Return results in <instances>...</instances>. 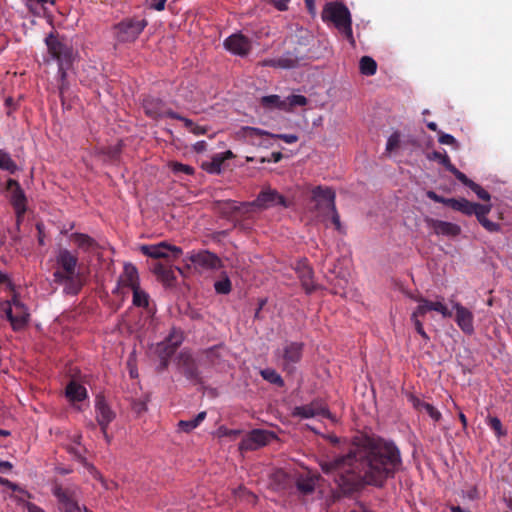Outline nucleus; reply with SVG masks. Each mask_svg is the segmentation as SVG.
Returning a JSON list of instances; mask_svg holds the SVG:
<instances>
[{
  "label": "nucleus",
  "instance_id": "obj_32",
  "mask_svg": "<svg viewBox=\"0 0 512 512\" xmlns=\"http://www.w3.org/2000/svg\"><path fill=\"white\" fill-rule=\"evenodd\" d=\"M66 396L70 401L80 402L87 397V391L83 385L77 383L76 381H71L66 387Z\"/></svg>",
  "mask_w": 512,
  "mask_h": 512
},
{
  "label": "nucleus",
  "instance_id": "obj_36",
  "mask_svg": "<svg viewBox=\"0 0 512 512\" xmlns=\"http://www.w3.org/2000/svg\"><path fill=\"white\" fill-rule=\"evenodd\" d=\"M0 169L10 174H14L18 170V166L11 158L10 154L2 149H0Z\"/></svg>",
  "mask_w": 512,
  "mask_h": 512
},
{
  "label": "nucleus",
  "instance_id": "obj_12",
  "mask_svg": "<svg viewBox=\"0 0 512 512\" xmlns=\"http://www.w3.org/2000/svg\"><path fill=\"white\" fill-rule=\"evenodd\" d=\"M95 418L106 442L109 443L111 438L107 433V429L109 424L116 418V413L108 405L105 398L100 395L95 399Z\"/></svg>",
  "mask_w": 512,
  "mask_h": 512
},
{
  "label": "nucleus",
  "instance_id": "obj_28",
  "mask_svg": "<svg viewBox=\"0 0 512 512\" xmlns=\"http://www.w3.org/2000/svg\"><path fill=\"white\" fill-rule=\"evenodd\" d=\"M152 271L165 285H173L176 280L174 270L171 266L157 262L153 265Z\"/></svg>",
  "mask_w": 512,
  "mask_h": 512
},
{
  "label": "nucleus",
  "instance_id": "obj_59",
  "mask_svg": "<svg viewBox=\"0 0 512 512\" xmlns=\"http://www.w3.org/2000/svg\"><path fill=\"white\" fill-rule=\"evenodd\" d=\"M410 401H411L413 407L420 412L424 411L426 409V405L429 404L428 402H425L415 396H411Z\"/></svg>",
  "mask_w": 512,
  "mask_h": 512
},
{
  "label": "nucleus",
  "instance_id": "obj_46",
  "mask_svg": "<svg viewBox=\"0 0 512 512\" xmlns=\"http://www.w3.org/2000/svg\"><path fill=\"white\" fill-rule=\"evenodd\" d=\"M214 288L218 294H229L232 289V284L229 277L225 275L222 279L216 281L214 283Z\"/></svg>",
  "mask_w": 512,
  "mask_h": 512
},
{
  "label": "nucleus",
  "instance_id": "obj_3",
  "mask_svg": "<svg viewBox=\"0 0 512 512\" xmlns=\"http://www.w3.org/2000/svg\"><path fill=\"white\" fill-rule=\"evenodd\" d=\"M321 18L325 23H332L354 45L351 14L343 3L337 1L327 2L323 7Z\"/></svg>",
  "mask_w": 512,
  "mask_h": 512
},
{
  "label": "nucleus",
  "instance_id": "obj_39",
  "mask_svg": "<svg viewBox=\"0 0 512 512\" xmlns=\"http://www.w3.org/2000/svg\"><path fill=\"white\" fill-rule=\"evenodd\" d=\"M299 58L292 52H286L278 58L279 68L291 69L298 66Z\"/></svg>",
  "mask_w": 512,
  "mask_h": 512
},
{
  "label": "nucleus",
  "instance_id": "obj_2",
  "mask_svg": "<svg viewBox=\"0 0 512 512\" xmlns=\"http://www.w3.org/2000/svg\"><path fill=\"white\" fill-rule=\"evenodd\" d=\"M78 264L77 256L67 249H61L56 256L57 268L53 272V282L65 285V292L77 294L79 292V279L76 274Z\"/></svg>",
  "mask_w": 512,
  "mask_h": 512
},
{
  "label": "nucleus",
  "instance_id": "obj_5",
  "mask_svg": "<svg viewBox=\"0 0 512 512\" xmlns=\"http://www.w3.org/2000/svg\"><path fill=\"white\" fill-rule=\"evenodd\" d=\"M336 194L335 191L327 186H315L311 190V202L313 211L316 212L317 217L322 221H326L329 217V212L334 210Z\"/></svg>",
  "mask_w": 512,
  "mask_h": 512
},
{
  "label": "nucleus",
  "instance_id": "obj_43",
  "mask_svg": "<svg viewBox=\"0 0 512 512\" xmlns=\"http://www.w3.org/2000/svg\"><path fill=\"white\" fill-rule=\"evenodd\" d=\"M220 346H214L204 351L206 362L212 366H216L220 364L221 354H220Z\"/></svg>",
  "mask_w": 512,
  "mask_h": 512
},
{
  "label": "nucleus",
  "instance_id": "obj_53",
  "mask_svg": "<svg viewBox=\"0 0 512 512\" xmlns=\"http://www.w3.org/2000/svg\"><path fill=\"white\" fill-rule=\"evenodd\" d=\"M329 216H330L331 222L334 225L335 229L339 232H342L343 228H342L340 216H339L336 206L334 207V210H331L329 212Z\"/></svg>",
  "mask_w": 512,
  "mask_h": 512
},
{
  "label": "nucleus",
  "instance_id": "obj_27",
  "mask_svg": "<svg viewBox=\"0 0 512 512\" xmlns=\"http://www.w3.org/2000/svg\"><path fill=\"white\" fill-rule=\"evenodd\" d=\"M119 283L122 286L129 287L131 289L139 286L138 271L133 264L126 263L124 265L123 272L119 278Z\"/></svg>",
  "mask_w": 512,
  "mask_h": 512
},
{
  "label": "nucleus",
  "instance_id": "obj_56",
  "mask_svg": "<svg viewBox=\"0 0 512 512\" xmlns=\"http://www.w3.org/2000/svg\"><path fill=\"white\" fill-rule=\"evenodd\" d=\"M426 196H427L430 200H432V201H434V202H436V203H441V204H444V205H446V206L448 205V199H449V198H445V197H443V196H440V195H438L436 192H434V191H432V190L427 191V192H426Z\"/></svg>",
  "mask_w": 512,
  "mask_h": 512
},
{
  "label": "nucleus",
  "instance_id": "obj_37",
  "mask_svg": "<svg viewBox=\"0 0 512 512\" xmlns=\"http://www.w3.org/2000/svg\"><path fill=\"white\" fill-rule=\"evenodd\" d=\"M260 375L262 376V378L264 380L268 381L271 384H274L278 387L284 386L283 378L275 369H272V368L263 369L260 371Z\"/></svg>",
  "mask_w": 512,
  "mask_h": 512
},
{
  "label": "nucleus",
  "instance_id": "obj_16",
  "mask_svg": "<svg viewBox=\"0 0 512 512\" xmlns=\"http://www.w3.org/2000/svg\"><path fill=\"white\" fill-rule=\"evenodd\" d=\"M177 367L180 372L194 384H201L202 377L192 355L186 351H182L177 356Z\"/></svg>",
  "mask_w": 512,
  "mask_h": 512
},
{
  "label": "nucleus",
  "instance_id": "obj_58",
  "mask_svg": "<svg viewBox=\"0 0 512 512\" xmlns=\"http://www.w3.org/2000/svg\"><path fill=\"white\" fill-rule=\"evenodd\" d=\"M410 401H411L413 407L420 412L424 411L426 409V405L429 404L428 402H425L415 396H411Z\"/></svg>",
  "mask_w": 512,
  "mask_h": 512
},
{
  "label": "nucleus",
  "instance_id": "obj_33",
  "mask_svg": "<svg viewBox=\"0 0 512 512\" xmlns=\"http://www.w3.org/2000/svg\"><path fill=\"white\" fill-rule=\"evenodd\" d=\"M206 418V412L202 411L198 413L196 417L191 420H181L178 423V427L182 432L189 433L197 428Z\"/></svg>",
  "mask_w": 512,
  "mask_h": 512
},
{
  "label": "nucleus",
  "instance_id": "obj_51",
  "mask_svg": "<svg viewBox=\"0 0 512 512\" xmlns=\"http://www.w3.org/2000/svg\"><path fill=\"white\" fill-rule=\"evenodd\" d=\"M307 102V98L303 95H291L288 97V106L290 108L295 106H305Z\"/></svg>",
  "mask_w": 512,
  "mask_h": 512
},
{
  "label": "nucleus",
  "instance_id": "obj_6",
  "mask_svg": "<svg viewBox=\"0 0 512 512\" xmlns=\"http://www.w3.org/2000/svg\"><path fill=\"white\" fill-rule=\"evenodd\" d=\"M183 341V335L180 330L173 328L169 335L161 342L157 343L154 348V354L159 358V371L166 370L169 365L170 358L175 354L177 348Z\"/></svg>",
  "mask_w": 512,
  "mask_h": 512
},
{
  "label": "nucleus",
  "instance_id": "obj_38",
  "mask_svg": "<svg viewBox=\"0 0 512 512\" xmlns=\"http://www.w3.org/2000/svg\"><path fill=\"white\" fill-rule=\"evenodd\" d=\"M296 487L305 495L311 494L315 490V481L312 477L300 476L296 481Z\"/></svg>",
  "mask_w": 512,
  "mask_h": 512
},
{
  "label": "nucleus",
  "instance_id": "obj_4",
  "mask_svg": "<svg viewBox=\"0 0 512 512\" xmlns=\"http://www.w3.org/2000/svg\"><path fill=\"white\" fill-rule=\"evenodd\" d=\"M45 43L47 45L49 54L58 63V74L61 79L59 90L60 94H62L65 89L67 70L73 63V49L70 45L61 40L58 35L54 33H50L45 38Z\"/></svg>",
  "mask_w": 512,
  "mask_h": 512
},
{
  "label": "nucleus",
  "instance_id": "obj_21",
  "mask_svg": "<svg viewBox=\"0 0 512 512\" xmlns=\"http://www.w3.org/2000/svg\"><path fill=\"white\" fill-rule=\"evenodd\" d=\"M453 308L455 309V322L459 326V328L463 331V333L467 335H472L474 333V315L473 313L464 307L459 302H455L453 304Z\"/></svg>",
  "mask_w": 512,
  "mask_h": 512
},
{
  "label": "nucleus",
  "instance_id": "obj_64",
  "mask_svg": "<svg viewBox=\"0 0 512 512\" xmlns=\"http://www.w3.org/2000/svg\"><path fill=\"white\" fill-rule=\"evenodd\" d=\"M260 64H261V66H263V67H274V68H279L278 58L265 59V60H263Z\"/></svg>",
  "mask_w": 512,
  "mask_h": 512
},
{
  "label": "nucleus",
  "instance_id": "obj_50",
  "mask_svg": "<svg viewBox=\"0 0 512 512\" xmlns=\"http://www.w3.org/2000/svg\"><path fill=\"white\" fill-rule=\"evenodd\" d=\"M170 167L174 173H184L186 175L194 174V168L192 166L182 164L179 162H172Z\"/></svg>",
  "mask_w": 512,
  "mask_h": 512
},
{
  "label": "nucleus",
  "instance_id": "obj_40",
  "mask_svg": "<svg viewBox=\"0 0 512 512\" xmlns=\"http://www.w3.org/2000/svg\"><path fill=\"white\" fill-rule=\"evenodd\" d=\"M133 291V305L137 307H147L149 305V295L140 289V285L132 288Z\"/></svg>",
  "mask_w": 512,
  "mask_h": 512
},
{
  "label": "nucleus",
  "instance_id": "obj_47",
  "mask_svg": "<svg viewBox=\"0 0 512 512\" xmlns=\"http://www.w3.org/2000/svg\"><path fill=\"white\" fill-rule=\"evenodd\" d=\"M14 315V305L11 301H5L0 303V317H5L12 325Z\"/></svg>",
  "mask_w": 512,
  "mask_h": 512
},
{
  "label": "nucleus",
  "instance_id": "obj_55",
  "mask_svg": "<svg viewBox=\"0 0 512 512\" xmlns=\"http://www.w3.org/2000/svg\"><path fill=\"white\" fill-rule=\"evenodd\" d=\"M219 433L221 436H226L232 440H235L240 435L241 431L237 429H227L224 427H220Z\"/></svg>",
  "mask_w": 512,
  "mask_h": 512
},
{
  "label": "nucleus",
  "instance_id": "obj_14",
  "mask_svg": "<svg viewBox=\"0 0 512 512\" xmlns=\"http://www.w3.org/2000/svg\"><path fill=\"white\" fill-rule=\"evenodd\" d=\"M52 493L57 498L58 509L60 512L81 511L74 489L64 488L61 485L56 484L52 489Z\"/></svg>",
  "mask_w": 512,
  "mask_h": 512
},
{
  "label": "nucleus",
  "instance_id": "obj_7",
  "mask_svg": "<svg viewBox=\"0 0 512 512\" xmlns=\"http://www.w3.org/2000/svg\"><path fill=\"white\" fill-rule=\"evenodd\" d=\"M290 205V201L270 186L263 187L255 200L244 204V206L251 207V212L256 209L266 210L276 206L288 208Z\"/></svg>",
  "mask_w": 512,
  "mask_h": 512
},
{
  "label": "nucleus",
  "instance_id": "obj_30",
  "mask_svg": "<svg viewBox=\"0 0 512 512\" xmlns=\"http://www.w3.org/2000/svg\"><path fill=\"white\" fill-rule=\"evenodd\" d=\"M246 203L247 202L228 200L221 204L220 209L226 216H232L236 213L246 214L251 212V207L244 206Z\"/></svg>",
  "mask_w": 512,
  "mask_h": 512
},
{
  "label": "nucleus",
  "instance_id": "obj_23",
  "mask_svg": "<svg viewBox=\"0 0 512 512\" xmlns=\"http://www.w3.org/2000/svg\"><path fill=\"white\" fill-rule=\"evenodd\" d=\"M296 272L301 281L302 287L305 289L307 294H311L319 288L314 282L313 269L307 264L306 261H301L296 267Z\"/></svg>",
  "mask_w": 512,
  "mask_h": 512
},
{
  "label": "nucleus",
  "instance_id": "obj_35",
  "mask_svg": "<svg viewBox=\"0 0 512 512\" xmlns=\"http://www.w3.org/2000/svg\"><path fill=\"white\" fill-rule=\"evenodd\" d=\"M359 69L361 74L372 76L377 71V63L372 57L363 56L359 61Z\"/></svg>",
  "mask_w": 512,
  "mask_h": 512
},
{
  "label": "nucleus",
  "instance_id": "obj_42",
  "mask_svg": "<svg viewBox=\"0 0 512 512\" xmlns=\"http://www.w3.org/2000/svg\"><path fill=\"white\" fill-rule=\"evenodd\" d=\"M225 161V157H222L221 154H216L213 156L210 163H206L205 169L212 174H219L221 172L222 165Z\"/></svg>",
  "mask_w": 512,
  "mask_h": 512
},
{
  "label": "nucleus",
  "instance_id": "obj_22",
  "mask_svg": "<svg viewBox=\"0 0 512 512\" xmlns=\"http://www.w3.org/2000/svg\"><path fill=\"white\" fill-rule=\"evenodd\" d=\"M418 302L417 312L419 314H427L428 312L435 311L442 315L443 318L452 317V312L443 303V301H431L422 296L414 298Z\"/></svg>",
  "mask_w": 512,
  "mask_h": 512
},
{
  "label": "nucleus",
  "instance_id": "obj_15",
  "mask_svg": "<svg viewBox=\"0 0 512 512\" xmlns=\"http://www.w3.org/2000/svg\"><path fill=\"white\" fill-rule=\"evenodd\" d=\"M274 438L275 434L273 432L253 429L241 440L239 449L241 451H254L267 445Z\"/></svg>",
  "mask_w": 512,
  "mask_h": 512
},
{
  "label": "nucleus",
  "instance_id": "obj_57",
  "mask_svg": "<svg viewBox=\"0 0 512 512\" xmlns=\"http://www.w3.org/2000/svg\"><path fill=\"white\" fill-rule=\"evenodd\" d=\"M438 141H439V143L444 144V145H455V144H457V141L454 138V136H452L450 134L442 133V132L439 135Z\"/></svg>",
  "mask_w": 512,
  "mask_h": 512
},
{
  "label": "nucleus",
  "instance_id": "obj_26",
  "mask_svg": "<svg viewBox=\"0 0 512 512\" xmlns=\"http://www.w3.org/2000/svg\"><path fill=\"white\" fill-rule=\"evenodd\" d=\"M448 207L455 211H459L463 213L464 215L471 216V215H477L478 213V207L483 206V204L479 203H473L468 201L465 198H450L448 199Z\"/></svg>",
  "mask_w": 512,
  "mask_h": 512
},
{
  "label": "nucleus",
  "instance_id": "obj_34",
  "mask_svg": "<svg viewBox=\"0 0 512 512\" xmlns=\"http://www.w3.org/2000/svg\"><path fill=\"white\" fill-rule=\"evenodd\" d=\"M261 105L268 109L287 110L286 101H282L278 95H269L261 98Z\"/></svg>",
  "mask_w": 512,
  "mask_h": 512
},
{
  "label": "nucleus",
  "instance_id": "obj_62",
  "mask_svg": "<svg viewBox=\"0 0 512 512\" xmlns=\"http://www.w3.org/2000/svg\"><path fill=\"white\" fill-rule=\"evenodd\" d=\"M69 452H70L71 454H73V455H74V456H75V457H76L80 462H82L85 466L89 467V468H90V469H92V470H94V469H95L92 465H90V464H88V463L86 462V459L81 455V453H80V452H78V451H77V449H76V448H70V449H69Z\"/></svg>",
  "mask_w": 512,
  "mask_h": 512
},
{
  "label": "nucleus",
  "instance_id": "obj_41",
  "mask_svg": "<svg viewBox=\"0 0 512 512\" xmlns=\"http://www.w3.org/2000/svg\"><path fill=\"white\" fill-rule=\"evenodd\" d=\"M425 315L426 314H419L417 312V307H416L415 310L412 312L410 319H411V322L413 323L417 333L427 342V341H429L430 338L427 335V333L425 332L423 323L420 320V318L424 317Z\"/></svg>",
  "mask_w": 512,
  "mask_h": 512
},
{
  "label": "nucleus",
  "instance_id": "obj_19",
  "mask_svg": "<svg viewBox=\"0 0 512 512\" xmlns=\"http://www.w3.org/2000/svg\"><path fill=\"white\" fill-rule=\"evenodd\" d=\"M187 259L194 265L199 266L203 269L215 270L221 267V259L215 254L208 250H202L199 252H191Z\"/></svg>",
  "mask_w": 512,
  "mask_h": 512
},
{
  "label": "nucleus",
  "instance_id": "obj_60",
  "mask_svg": "<svg viewBox=\"0 0 512 512\" xmlns=\"http://www.w3.org/2000/svg\"><path fill=\"white\" fill-rule=\"evenodd\" d=\"M132 409L135 413L141 414L147 410V405L144 400H135L132 404Z\"/></svg>",
  "mask_w": 512,
  "mask_h": 512
},
{
  "label": "nucleus",
  "instance_id": "obj_63",
  "mask_svg": "<svg viewBox=\"0 0 512 512\" xmlns=\"http://www.w3.org/2000/svg\"><path fill=\"white\" fill-rule=\"evenodd\" d=\"M167 0H151L150 7L156 11H163Z\"/></svg>",
  "mask_w": 512,
  "mask_h": 512
},
{
  "label": "nucleus",
  "instance_id": "obj_1",
  "mask_svg": "<svg viewBox=\"0 0 512 512\" xmlns=\"http://www.w3.org/2000/svg\"><path fill=\"white\" fill-rule=\"evenodd\" d=\"M319 465L343 493L351 494L365 485L383 488L401 470L402 457L393 441L362 434L353 437L346 453L321 459Z\"/></svg>",
  "mask_w": 512,
  "mask_h": 512
},
{
  "label": "nucleus",
  "instance_id": "obj_20",
  "mask_svg": "<svg viewBox=\"0 0 512 512\" xmlns=\"http://www.w3.org/2000/svg\"><path fill=\"white\" fill-rule=\"evenodd\" d=\"M425 222L429 228L433 230V233L437 236H446L450 238L457 237L461 233V227L458 224L438 220L427 217Z\"/></svg>",
  "mask_w": 512,
  "mask_h": 512
},
{
  "label": "nucleus",
  "instance_id": "obj_52",
  "mask_svg": "<svg viewBox=\"0 0 512 512\" xmlns=\"http://www.w3.org/2000/svg\"><path fill=\"white\" fill-rule=\"evenodd\" d=\"M470 189L477 195L479 199L483 201H489L491 198L490 194L475 182L473 183Z\"/></svg>",
  "mask_w": 512,
  "mask_h": 512
},
{
  "label": "nucleus",
  "instance_id": "obj_49",
  "mask_svg": "<svg viewBox=\"0 0 512 512\" xmlns=\"http://www.w3.org/2000/svg\"><path fill=\"white\" fill-rule=\"evenodd\" d=\"M400 133L398 131L393 132L387 140L386 151L392 152L396 150L400 145Z\"/></svg>",
  "mask_w": 512,
  "mask_h": 512
},
{
  "label": "nucleus",
  "instance_id": "obj_13",
  "mask_svg": "<svg viewBox=\"0 0 512 512\" xmlns=\"http://www.w3.org/2000/svg\"><path fill=\"white\" fill-rule=\"evenodd\" d=\"M143 109L145 114L154 120H160L164 117L180 118V114L168 108L166 103L159 98L146 97L143 100Z\"/></svg>",
  "mask_w": 512,
  "mask_h": 512
},
{
  "label": "nucleus",
  "instance_id": "obj_11",
  "mask_svg": "<svg viewBox=\"0 0 512 512\" xmlns=\"http://www.w3.org/2000/svg\"><path fill=\"white\" fill-rule=\"evenodd\" d=\"M6 189L10 192V202L15 210L16 222L19 227L27 210V198L19 182L14 179H8Z\"/></svg>",
  "mask_w": 512,
  "mask_h": 512
},
{
  "label": "nucleus",
  "instance_id": "obj_9",
  "mask_svg": "<svg viewBox=\"0 0 512 512\" xmlns=\"http://www.w3.org/2000/svg\"><path fill=\"white\" fill-rule=\"evenodd\" d=\"M302 342L286 341L282 349L276 351V356L281 359L283 370L292 372L294 365L299 363L303 354Z\"/></svg>",
  "mask_w": 512,
  "mask_h": 512
},
{
  "label": "nucleus",
  "instance_id": "obj_61",
  "mask_svg": "<svg viewBox=\"0 0 512 512\" xmlns=\"http://www.w3.org/2000/svg\"><path fill=\"white\" fill-rule=\"evenodd\" d=\"M47 2H48V0H25L26 6L33 13H36V9H37V5L38 4L43 5V4L47 3Z\"/></svg>",
  "mask_w": 512,
  "mask_h": 512
},
{
  "label": "nucleus",
  "instance_id": "obj_44",
  "mask_svg": "<svg viewBox=\"0 0 512 512\" xmlns=\"http://www.w3.org/2000/svg\"><path fill=\"white\" fill-rule=\"evenodd\" d=\"M487 424L498 438L507 435V430L503 427L502 422L498 417H489Z\"/></svg>",
  "mask_w": 512,
  "mask_h": 512
},
{
  "label": "nucleus",
  "instance_id": "obj_17",
  "mask_svg": "<svg viewBox=\"0 0 512 512\" xmlns=\"http://www.w3.org/2000/svg\"><path fill=\"white\" fill-rule=\"evenodd\" d=\"M140 251L151 258L160 259L169 257L171 253L174 259H177L182 254V249L178 246L170 245L167 242H160L155 245H142Z\"/></svg>",
  "mask_w": 512,
  "mask_h": 512
},
{
  "label": "nucleus",
  "instance_id": "obj_25",
  "mask_svg": "<svg viewBox=\"0 0 512 512\" xmlns=\"http://www.w3.org/2000/svg\"><path fill=\"white\" fill-rule=\"evenodd\" d=\"M243 135L244 137L249 138H253L255 136H267L271 138H278L288 144H293L298 141V136L295 134H273L268 131L249 126L243 128Z\"/></svg>",
  "mask_w": 512,
  "mask_h": 512
},
{
  "label": "nucleus",
  "instance_id": "obj_8",
  "mask_svg": "<svg viewBox=\"0 0 512 512\" xmlns=\"http://www.w3.org/2000/svg\"><path fill=\"white\" fill-rule=\"evenodd\" d=\"M145 19L126 18L114 26L115 37L119 42H134L147 26Z\"/></svg>",
  "mask_w": 512,
  "mask_h": 512
},
{
  "label": "nucleus",
  "instance_id": "obj_29",
  "mask_svg": "<svg viewBox=\"0 0 512 512\" xmlns=\"http://www.w3.org/2000/svg\"><path fill=\"white\" fill-rule=\"evenodd\" d=\"M71 239L84 252H92L98 247V243L87 234L73 233Z\"/></svg>",
  "mask_w": 512,
  "mask_h": 512
},
{
  "label": "nucleus",
  "instance_id": "obj_54",
  "mask_svg": "<svg viewBox=\"0 0 512 512\" xmlns=\"http://www.w3.org/2000/svg\"><path fill=\"white\" fill-rule=\"evenodd\" d=\"M435 422L441 420L442 415L438 409H436L432 404L426 405V409L424 410Z\"/></svg>",
  "mask_w": 512,
  "mask_h": 512
},
{
  "label": "nucleus",
  "instance_id": "obj_24",
  "mask_svg": "<svg viewBox=\"0 0 512 512\" xmlns=\"http://www.w3.org/2000/svg\"><path fill=\"white\" fill-rule=\"evenodd\" d=\"M12 303L14 305L12 329L14 331H20L28 324L29 313L25 305L16 296L12 298Z\"/></svg>",
  "mask_w": 512,
  "mask_h": 512
},
{
  "label": "nucleus",
  "instance_id": "obj_48",
  "mask_svg": "<svg viewBox=\"0 0 512 512\" xmlns=\"http://www.w3.org/2000/svg\"><path fill=\"white\" fill-rule=\"evenodd\" d=\"M450 173H452L457 180H459L463 185L467 186L468 188H471L474 181L469 179L463 172L458 170L455 165L451 166V168L448 170Z\"/></svg>",
  "mask_w": 512,
  "mask_h": 512
},
{
  "label": "nucleus",
  "instance_id": "obj_45",
  "mask_svg": "<svg viewBox=\"0 0 512 512\" xmlns=\"http://www.w3.org/2000/svg\"><path fill=\"white\" fill-rule=\"evenodd\" d=\"M428 158L430 160L438 161L439 164L443 165L447 170L453 166L451 163L450 157L447 155V153L444 151V153L440 151H433Z\"/></svg>",
  "mask_w": 512,
  "mask_h": 512
},
{
  "label": "nucleus",
  "instance_id": "obj_18",
  "mask_svg": "<svg viewBox=\"0 0 512 512\" xmlns=\"http://www.w3.org/2000/svg\"><path fill=\"white\" fill-rule=\"evenodd\" d=\"M223 45L226 50L241 57L248 55L252 48L250 39L241 33L230 35L224 40Z\"/></svg>",
  "mask_w": 512,
  "mask_h": 512
},
{
  "label": "nucleus",
  "instance_id": "obj_10",
  "mask_svg": "<svg viewBox=\"0 0 512 512\" xmlns=\"http://www.w3.org/2000/svg\"><path fill=\"white\" fill-rule=\"evenodd\" d=\"M292 416L299 417L301 419H310L316 416H322L324 418L334 420L326 402L321 398H315L306 405L296 406L292 410Z\"/></svg>",
  "mask_w": 512,
  "mask_h": 512
},
{
  "label": "nucleus",
  "instance_id": "obj_31",
  "mask_svg": "<svg viewBox=\"0 0 512 512\" xmlns=\"http://www.w3.org/2000/svg\"><path fill=\"white\" fill-rule=\"evenodd\" d=\"M491 210V205H483L478 207V213L476 215L479 223L489 232H497L500 230L498 223L490 221L486 216Z\"/></svg>",
  "mask_w": 512,
  "mask_h": 512
}]
</instances>
